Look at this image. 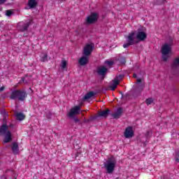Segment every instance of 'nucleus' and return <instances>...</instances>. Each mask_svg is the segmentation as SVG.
I'll use <instances>...</instances> for the list:
<instances>
[{"mask_svg":"<svg viewBox=\"0 0 179 179\" xmlns=\"http://www.w3.org/2000/svg\"><path fill=\"white\" fill-rule=\"evenodd\" d=\"M135 34H136V38L138 40V41H145V40L148 38V35L146 34V32H145V30L139 28L137 29V31H133L129 34L127 37V43L123 45L124 48H128L129 45H134V44H136Z\"/></svg>","mask_w":179,"mask_h":179,"instance_id":"1","label":"nucleus"},{"mask_svg":"<svg viewBox=\"0 0 179 179\" xmlns=\"http://www.w3.org/2000/svg\"><path fill=\"white\" fill-rule=\"evenodd\" d=\"M4 138L3 141V143H9V142H12V133L10 131L8 130V124H3L0 127V136H3Z\"/></svg>","mask_w":179,"mask_h":179,"instance_id":"2","label":"nucleus"},{"mask_svg":"<svg viewBox=\"0 0 179 179\" xmlns=\"http://www.w3.org/2000/svg\"><path fill=\"white\" fill-rule=\"evenodd\" d=\"M108 174H111L114 172L115 169V166H117V159L114 157H111L108 159V160L103 164Z\"/></svg>","mask_w":179,"mask_h":179,"instance_id":"3","label":"nucleus"},{"mask_svg":"<svg viewBox=\"0 0 179 179\" xmlns=\"http://www.w3.org/2000/svg\"><path fill=\"white\" fill-rule=\"evenodd\" d=\"M26 97H27V93L20 90L13 91L10 96L11 100H16V99H17L20 101H24Z\"/></svg>","mask_w":179,"mask_h":179,"instance_id":"4","label":"nucleus"},{"mask_svg":"<svg viewBox=\"0 0 179 179\" xmlns=\"http://www.w3.org/2000/svg\"><path fill=\"white\" fill-rule=\"evenodd\" d=\"M98 20L99 13H92L90 15L86 17L84 24H94V23H96Z\"/></svg>","mask_w":179,"mask_h":179,"instance_id":"5","label":"nucleus"},{"mask_svg":"<svg viewBox=\"0 0 179 179\" xmlns=\"http://www.w3.org/2000/svg\"><path fill=\"white\" fill-rule=\"evenodd\" d=\"M94 50V44L93 43H87L83 48V55L90 56L92 55V52Z\"/></svg>","mask_w":179,"mask_h":179,"instance_id":"6","label":"nucleus"},{"mask_svg":"<svg viewBox=\"0 0 179 179\" xmlns=\"http://www.w3.org/2000/svg\"><path fill=\"white\" fill-rule=\"evenodd\" d=\"M80 106H76L70 110V112L68 114V117H70V118H73L75 115H78V114H80Z\"/></svg>","mask_w":179,"mask_h":179,"instance_id":"7","label":"nucleus"},{"mask_svg":"<svg viewBox=\"0 0 179 179\" xmlns=\"http://www.w3.org/2000/svg\"><path fill=\"white\" fill-rule=\"evenodd\" d=\"M30 24H31V20H29L27 22H20L18 24V29L20 31H27Z\"/></svg>","mask_w":179,"mask_h":179,"instance_id":"8","label":"nucleus"},{"mask_svg":"<svg viewBox=\"0 0 179 179\" xmlns=\"http://www.w3.org/2000/svg\"><path fill=\"white\" fill-rule=\"evenodd\" d=\"M161 52L162 55H169L171 52V47H170V45L166 43L162 46Z\"/></svg>","mask_w":179,"mask_h":179,"instance_id":"9","label":"nucleus"},{"mask_svg":"<svg viewBox=\"0 0 179 179\" xmlns=\"http://www.w3.org/2000/svg\"><path fill=\"white\" fill-rule=\"evenodd\" d=\"M108 71V69H107L104 66H101L97 69V73L98 75H99V76H102L103 78H104V76L107 75Z\"/></svg>","mask_w":179,"mask_h":179,"instance_id":"10","label":"nucleus"},{"mask_svg":"<svg viewBox=\"0 0 179 179\" xmlns=\"http://www.w3.org/2000/svg\"><path fill=\"white\" fill-rule=\"evenodd\" d=\"M145 137H142L141 138V142L143 143V145L144 147L146 146V142H148V138H150L152 136V131L151 130H148L145 132Z\"/></svg>","mask_w":179,"mask_h":179,"instance_id":"11","label":"nucleus"},{"mask_svg":"<svg viewBox=\"0 0 179 179\" xmlns=\"http://www.w3.org/2000/svg\"><path fill=\"white\" fill-rule=\"evenodd\" d=\"M134 136V130H132L131 127H128L126 128L124 131V137L127 139H129V138H132Z\"/></svg>","mask_w":179,"mask_h":179,"instance_id":"12","label":"nucleus"},{"mask_svg":"<svg viewBox=\"0 0 179 179\" xmlns=\"http://www.w3.org/2000/svg\"><path fill=\"white\" fill-rule=\"evenodd\" d=\"M78 64L81 66H85V65H87V64H89V56L84 55L81 57L78 61Z\"/></svg>","mask_w":179,"mask_h":179,"instance_id":"13","label":"nucleus"},{"mask_svg":"<svg viewBox=\"0 0 179 179\" xmlns=\"http://www.w3.org/2000/svg\"><path fill=\"white\" fill-rule=\"evenodd\" d=\"M110 115L115 120H118L122 115V108H118L115 113H110Z\"/></svg>","mask_w":179,"mask_h":179,"instance_id":"14","label":"nucleus"},{"mask_svg":"<svg viewBox=\"0 0 179 179\" xmlns=\"http://www.w3.org/2000/svg\"><path fill=\"white\" fill-rule=\"evenodd\" d=\"M109 115H111V110L106 109L98 113V117H102L103 118H107Z\"/></svg>","mask_w":179,"mask_h":179,"instance_id":"15","label":"nucleus"},{"mask_svg":"<svg viewBox=\"0 0 179 179\" xmlns=\"http://www.w3.org/2000/svg\"><path fill=\"white\" fill-rule=\"evenodd\" d=\"M12 152L14 155L19 154V145L16 142H13L11 146Z\"/></svg>","mask_w":179,"mask_h":179,"instance_id":"16","label":"nucleus"},{"mask_svg":"<svg viewBox=\"0 0 179 179\" xmlns=\"http://www.w3.org/2000/svg\"><path fill=\"white\" fill-rule=\"evenodd\" d=\"M29 9H34L38 5L37 0H29L27 3Z\"/></svg>","mask_w":179,"mask_h":179,"instance_id":"17","label":"nucleus"},{"mask_svg":"<svg viewBox=\"0 0 179 179\" xmlns=\"http://www.w3.org/2000/svg\"><path fill=\"white\" fill-rule=\"evenodd\" d=\"M172 69H177L179 68V57H176L171 64Z\"/></svg>","mask_w":179,"mask_h":179,"instance_id":"18","label":"nucleus"},{"mask_svg":"<svg viewBox=\"0 0 179 179\" xmlns=\"http://www.w3.org/2000/svg\"><path fill=\"white\" fill-rule=\"evenodd\" d=\"M137 83L138 84L137 86V90H143V89H145V83H142V79L138 78Z\"/></svg>","mask_w":179,"mask_h":179,"instance_id":"19","label":"nucleus"},{"mask_svg":"<svg viewBox=\"0 0 179 179\" xmlns=\"http://www.w3.org/2000/svg\"><path fill=\"white\" fill-rule=\"evenodd\" d=\"M112 84H110L109 86H108V87H109V89H110V90H112V91H114V90H115V89H117V86H118V81H117V80H112Z\"/></svg>","mask_w":179,"mask_h":179,"instance_id":"20","label":"nucleus"},{"mask_svg":"<svg viewBox=\"0 0 179 179\" xmlns=\"http://www.w3.org/2000/svg\"><path fill=\"white\" fill-rule=\"evenodd\" d=\"M94 96V92H90L87 93L84 97L83 98V100H89L90 99H92Z\"/></svg>","mask_w":179,"mask_h":179,"instance_id":"21","label":"nucleus"},{"mask_svg":"<svg viewBox=\"0 0 179 179\" xmlns=\"http://www.w3.org/2000/svg\"><path fill=\"white\" fill-rule=\"evenodd\" d=\"M16 119L18 120V121H23L24 118H26V116L23 115L22 113H18L15 115Z\"/></svg>","mask_w":179,"mask_h":179,"instance_id":"22","label":"nucleus"},{"mask_svg":"<svg viewBox=\"0 0 179 179\" xmlns=\"http://www.w3.org/2000/svg\"><path fill=\"white\" fill-rule=\"evenodd\" d=\"M167 0H154L155 5H164Z\"/></svg>","mask_w":179,"mask_h":179,"instance_id":"23","label":"nucleus"},{"mask_svg":"<svg viewBox=\"0 0 179 179\" xmlns=\"http://www.w3.org/2000/svg\"><path fill=\"white\" fill-rule=\"evenodd\" d=\"M124 79V74H120L119 76H117L116 78L113 80H116L118 82V84L120 85V82Z\"/></svg>","mask_w":179,"mask_h":179,"instance_id":"24","label":"nucleus"},{"mask_svg":"<svg viewBox=\"0 0 179 179\" xmlns=\"http://www.w3.org/2000/svg\"><path fill=\"white\" fill-rule=\"evenodd\" d=\"M41 62H46L48 61V55L47 54L43 55V56L41 58Z\"/></svg>","mask_w":179,"mask_h":179,"instance_id":"25","label":"nucleus"},{"mask_svg":"<svg viewBox=\"0 0 179 179\" xmlns=\"http://www.w3.org/2000/svg\"><path fill=\"white\" fill-rule=\"evenodd\" d=\"M99 118V115L96 116H92L87 120V122H92V121H94V120H97Z\"/></svg>","mask_w":179,"mask_h":179,"instance_id":"26","label":"nucleus"},{"mask_svg":"<svg viewBox=\"0 0 179 179\" xmlns=\"http://www.w3.org/2000/svg\"><path fill=\"white\" fill-rule=\"evenodd\" d=\"M11 15H13V11H12V10H6V16H8V17H10Z\"/></svg>","mask_w":179,"mask_h":179,"instance_id":"27","label":"nucleus"},{"mask_svg":"<svg viewBox=\"0 0 179 179\" xmlns=\"http://www.w3.org/2000/svg\"><path fill=\"white\" fill-rule=\"evenodd\" d=\"M118 61H120V64H125L127 62V59L124 57H119Z\"/></svg>","mask_w":179,"mask_h":179,"instance_id":"28","label":"nucleus"},{"mask_svg":"<svg viewBox=\"0 0 179 179\" xmlns=\"http://www.w3.org/2000/svg\"><path fill=\"white\" fill-rule=\"evenodd\" d=\"M145 103L148 106L152 104V103H153V99L152 98H148L145 100Z\"/></svg>","mask_w":179,"mask_h":179,"instance_id":"29","label":"nucleus"},{"mask_svg":"<svg viewBox=\"0 0 179 179\" xmlns=\"http://www.w3.org/2000/svg\"><path fill=\"white\" fill-rule=\"evenodd\" d=\"M60 66H62V69H65L66 68V61L62 60Z\"/></svg>","mask_w":179,"mask_h":179,"instance_id":"30","label":"nucleus"},{"mask_svg":"<svg viewBox=\"0 0 179 179\" xmlns=\"http://www.w3.org/2000/svg\"><path fill=\"white\" fill-rule=\"evenodd\" d=\"M105 64H107V65H108V66H113V65H114V62H113V61H106Z\"/></svg>","mask_w":179,"mask_h":179,"instance_id":"31","label":"nucleus"},{"mask_svg":"<svg viewBox=\"0 0 179 179\" xmlns=\"http://www.w3.org/2000/svg\"><path fill=\"white\" fill-rule=\"evenodd\" d=\"M175 160L177 162V163H179V151L176 152Z\"/></svg>","mask_w":179,"mask_h":179,"instance_id":"32","label":"nucleus"},{"mask_svg":"<svg viewBox=\"0 0 179 179\" xmlns=\"http://www.w3.org/2000/svg\"><path fill=\"white\" fill-rule=\"evenodd\" d=\"M162 59L164 62H166L167 59H169V56L167 55H162Z\"/></svg>","mask_w":179,"mask_h":179,"instance_id":"33","label":"nucleus"},{"mask_svg":"<svg viewBox=\"0 0 179 179\" xmlns=\"http://www.w3.org/2000/svg\"><path fill=\"white\" fill-rule=\"evenodd\" d=\"M22 80L23 83H29V81L27 80V76H26L25 77H23L22 78Z\"/></svg>","mask_w":179,"mask_h":179,"instance_id":"34","label":"nucleus"},{"mask_svg":"<svg viewBox=\"0 0 179 179\" xmlns=\"http://www.w3.org/2000/svg\"><path fill=\"white\" fill-rule=\"evenodd\" d=\"M74 122H78V125H81L82 122H80V120L76 117H73Z\"/></svg>","mask_w":179,"mask_h":179,"instance_id":"35","label":"nucleus"},{"mask_svg":"<svg viewBox=\"0 0 179 179\" xmlns=\"http://www.w3.org/2000/svg\"><path fill=\"white\" fill-rule=\"evenodd\" d=\"M120 94H122V99H124V97H128V96H129V94H126L124 96V93H122V92H120Z\"/></svg>","mask_w":179,"mask_h":179,"instance_id":"36","label":"nucleus"},{"mask_svg":"<svg viewBox=\"0 0 179 179\" xmlns=\"http://www.w3.org/2000/svg\"><path fill=\"white\" fill-rule=\"evenodd\" d=\"M1 113L4 115V117H8V113L5 110H1Z\"/></svg>","mask_w":179,"mask_h":179,"instance_id":"37","label":"nucleus"},{"mask_svg":"<svg viewBox=\"0 0 179 179\" xmlns=\"http://www.w3.org/2000/svg\"><path fill=\"white\" fill-rule=\"evenodd\" d=\"M8 0H0V5H3V3H6Z\"/></svg>","mask_w":179,"mask_h":179,"instance_id":"38","label":"nucleus"},{"mask_svg":"<svg viewBox=\"0 0 179 179\" xmlns=\"http://www.w3.org/2000/svg\"><path fill=\"white\" fill-rule=\"evenodd\" d=\"M0 179H8V176H6V175H3L0 177Z\"/></svg>","mask_w":179,"mask_h":179,"instance_id":"39","label":"nucleus"},{"mask_svg":"<svg viewBox=\"0 0 179 179\" xmlns=\"http://www.w3.org/2000/svg\"><path fill=\"white\" fill-rule=\"evenodd\" d=\"M3 90H5V87L3 86L0 87V92H3Z\"/></svg>","mask_w":179,"mask_h":179,"instance_id":"40","label":"nucleus"},{"mask_svg":"<svg viewBox=\"0 0 179 179\" xmlns=\"http://www.w3.org/2000/svg\"><path fill=\"white\" fill-rule=\"evenodd\" d=\"M133 78H138V75H136V73H134V74L133 75Z\"/></svg>","mask_w":179,"mask_h":179,"instance_id":"41","label":"nucleus"},{"mask_svg":"<svg viewBox=\"0 0 179 179\" xmlns=\"http://www.w3.org/2000/svg\"><path fill=\"white\" fill-rule=\"evenodd\" d=\"M85 122H87V120H85Z\"/></svg>","mask_w":179,"mask_h":179,"instance_id":"42","label":"nucleus"},{"mask_svg":"<svg viewBox=\"0 0 179 179\" xmlns=\"http://www.w3.org/2000/svg\"><path fill=\"white\" fill-rule=\"evenodd\" d=\"M1 10H2V8H1V7H0V12H1Z\"/></svg>","mask_w":179,"mask_h":179,"instance_id":"43","label":"nucleus"},{"mask_svg":"<svg viewBox=\"0 0 179 179\" xmlns=\"http://www.w3.org/2000/svg\"><path fill=\"white\" fill-rule=\"evenodd\" d=\"M62 1H65V0H62Z\"/></svg>","mask_w":179,"mask_h":179,"instance_id":"44","label":"nucleus"}]
</instances>
